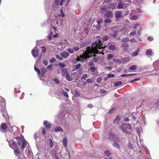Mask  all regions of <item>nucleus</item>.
<instances>
[{"instance_id":"20","label":"nucleus","mask_w":159,"mask_h":159,"mask_svg":"<svg viewBox=\"0 0 159 159\" xmlns=\"http://www.w3.org/2000/svg\"><path fill=\"white\" fill-rule=\"evenodd\" d=\"M62 143L64 146L66 148L67 145V139L66 137L63 139L62 141Z\"/></svg>"},{"instance_id":"18","label":"nucleus","mask_w":159,"mask_h":159,"mask_svg":"<svg viewBox=\"0 0 159 159\" xmlns=\"http://www.w3.org/2000/svg\"><path fill=\"white\" fill-rule=\"evenodd\" d=\"M48 121L45 120L43 122V124L48 129H50L51 128V124L50 123H48Z\"/></svg>"},{"instance_id":"8","label":"nucleus","mask_w":159,"mask_h":159,"mask_svg":"<svg viewBox=\"0 0 159 159\" xmlns=\"http://www.w3.org/2000/svg\"><path fill=\"white\" fill-rule=\"evenodd\" d=\"M32 54L34 58H36L38 56V48H34L31 51Z\"/></svg>"},{"instance_id":"53","label":"nucleus","mask_w":159,"mask_h":159,"mask_svg":"<svg viewBox=\"0 0 159 159\" xmlns=\"http://www.w3.org/2000/svg\"><path fill=\"white\" fill-rule=\"evenodd\" d=\"M140 79L139 78H135L132 80L130 82V83H132L136 81H139L140 80Z\"/></svg>"},{"instance_id":"24","label":"nucleus","mask_w":159,"mask_h":159,"mask_svg":"<svg viewBox=\"0 0 159 159\" xmlns=\"http://www.w3.org/2000/svg\"><path fill=\"white\" fill-rule=\"evenodd\" d=\"M123 7L124 5L121 2L119 3L117 6V8L118 9H120L122 8L125 9V8H124Z\"/></svg>"},{"instance_id":"34","label":"nucleus","mask_w":159,"mask_h":159,"mask_svg":"<svg viewBox=\"0 0 159 159\" xmlns=\"http://www.w3.org/2000/svg\"><path fill=\"white\" fill-rule=\"evenodd\" d=\"M113 146L118 149L120 148V146L119 144L116 142H115L113 143Z\"/></svg>"},{"instance_id":"59","label":"nucleus","mask_w":159,"mask_h":159,"mask_svg":"<svg viewBox=\"0 0 159 159\" xmlns=\"http://www.w3.org/2000/svg\"><path fill=\"white\" fill-rule=\"evenodd\" d=\"M88 77V75L86 74H84L83 75L82 77V79L85 80Z\"/></svg>"},{"instance_id":"17","label":"nucleus","mask_w":159,"mask_h":159,"mask_svg":"<svg viewBox=\"0 0 159 159\" xmlns=\"http://www.w3.org/2000/svg\"><path fill=\"white\" fill-rule=\"evenodd\" d=\"M104 16L108 18H112L111 12L110 11H107L104 14Z\"/></svg>"},{"instance_id":"23","label":"nucleus","mask_w":159,"mask_h":159,"mask_svg":"<svg viewBox=\"0 0 159 159\" xmlns=\"http://www.w3.org/2000/svg\"><path fill=\"white\" fill-rule=\"evenodd\" d=\"M0 128L4 130H5L7 128V125L6 123H2L0 125Z\"/></svg>"},{"instance_id":"60","label":"nucleus","mask_w":159,"mask_h":159,"mask_svg":"<svg viewBox=\"0 0 159 159\" xmlns=\"http://www.w3.org/2000/svg\"><path fill=\"white\" fill-rule=\"evenodd\" d=\"M54 81L56 83V84H59V80L57 79V78H55L54 79Z\"/></svg>"},{"instance_id":"51","label":"nucleus","mask_w":159,"mask_h":159,"mask_svg":"<svg viewBox=\"0 0 159 159\" xmlns=\"http://www.w3.org/2000/svg\"><path fill=\"white\" fill-rule=\"evenodd\" d=\"M105 153L108 157L111 154L110 151L107 150H106L105 151Z\"/></svg>"},{"instance_id":"30","label":"nucleus","mask_w":159,"mask_h":159,"mask_svg":"<svg viewBox=\"0 0 159 159\" xmlns=\"http://www.w3.org/2000/svg\"><path fill=\"white\" fill-rule=\"evenodd\" d=\"M0 102L2 104V106H5L6 103H5V100L4 98H0Z\"/></svg>"},{"instance_id":"40","label":"nucleus","mask_w":159,"mask_h":159,"mask_svg":"<svg viewBox=\"0 0 159 159\" xmlns=\"http://www.w3.org/2000/svg\"><path fill=\"white\" fill-rule=\"evenodd\" d=\"M122 84V82L120 81L116 82L115 83L114 85L115 86H117L121 85Z\"/></svg>"},{"instance_id":"50","label":"nucleus","mask_w":159,"mask_h":159,"mask_svg":"<svg viewBox=\"0 0 159 159\" xmlns=\"http://www.w3.org/2000/svg\"><path fill=\"white\" fill-rule=\"evenodd\" d=\"M102 80V77H99L97 79V80H96V81L97 83L99 84V83H100L101 81Z\"/></svg>"},{"instance_id":"26","label":"nucleus","mask_w":159,"mask_h":159,"mask_svg":"<svg viewBox=\"0 0 159 159\" xmlns=\"http://www.w3.org/2000/svg\"><path fill=\"white\" fill-rule=\"evenodd\" d=\"M153 53L152 52L151 49H149L146 51V54L148 56H151L152 55Z\"/></svg>"},{"instance_id":"45","label":"nucleus","mask_w":159,"mask_h":159,"mask_svg":"<svg viewBox=\"0 0 159 159\" xmlns=\"http://www.w3.org/2000/svg\"><path fill=\"white\" fill-rule=\"evenodd\" d=\"M136 68V66L135 65H132L130 67L129 70H134Z\"/></svg>"},{"instance_id":"35","label":"nucleus","mask_w":159,"mask_h":159,"mask_svg":"<svg viewBox=\"0 0 159 159\" xmlns=\"http://www.w3.org/2000/svg\"><path fill=\"white\" fill-rule=\"evenodd\" d=\"M41 71L42 72V74H41L42 76L44 77V74L46 72V69L44 68H42L41 69Z\"/></svg>"},{"instance_id":"11","label":"nucleus","mask_w":159,"mask_h":159,"mask_svg":"<svg viewBox=\"0 0 159 159\" xmlns=\"http://www.w3.org/2000/svg\"><path fill=\"white\" fill-rule=\"evenodd\" d=\"M121 11L119 10L116 11L115 13V17L116 19H119L121 17Z\"/></svg>"},{"instance_id":"22","label":"nucleus","mask_w":159,"mask_h":159,"mask_svg":"<svg viewBox=\"0 0 159 159\" xmlns=\"http://www.w3.org/2000/svg\"><path fill=\"white\" fill-rule=\"evenodd\" d=\"M122 46L124 48L125 50H127L129 48V45L127 43H123L122 44Z\"/></svg>"},{"instance_id":"55","label":"nucleus","mask_w":159,"mask_h":159,"mask_svg":"<svg viewBox=\"0 0 159 159\" xmlns=\"http://www.w3.org/2000/svg\"><path fill=\"white\" fill-rule=\"evenodd\" d=\"M56 60V59L55 58H52L50 60V62L51 63H52L55 62Z\"/></svg>"},{"instance_id":"14","label":"nucleus","mask_w":159,"mask_h":159,"mask_svg":"<svg viewBox=\"0 0 159 159\" xmlns=\"http://www.w3.org/2000/svg\"><path fill=\"white\" fill-rule=\"evenodd\" d=\"M63 19L61 18H59L56 21V24L58 26L62 25Z\"/></svg>"},{"instance_id":"37","label":"nucleus","mask_w":159,"mask_h":159,"mask_svg":"<svg viewBox=\"0 0 159 159\" xmlns=\"http://www.w3.org/2000/svg\"><path fill=\"white\" fill-rule=\"evenodd\" d=\"M104 22L106 23H111L112 22V20L110 19L106 18L104 20Z\"/></svg>"},{"instance_id":"64","label":"nucleus","mask_w":159,"mask_h":159,"mask_svg":"<svg viewBox=\"0 0 159 159\" xmlns=\"http://www.w3.org/2000/svg\"><path fill=\"white\" fill-rule=\"evenodd\" d=\"M137 16H134L132 17V20H136L137 19Z\"/></svg>"},{"instance_id":"12","label":"nucleus","mask_w":159,"mask_h":159,"mask_svg":"<svg viewBox=\"0 0 159 159\" xmlns=\"http://www.w3.org/2000/svg\"><path fill=\"white\" fill-rule=\"evenodd\" d=\"M103 19H100L97 20V22L98 23V24L96 26V28L98 29L101 27V25L100 24L102 22Z\"/></svg>"},{"instance_id":"21","label":"nucleus","mask_w":159,"mask_h":159,"mask_svg":"<svg viewBox=\"0 0 159 159\" xmlns=\"http://www.w3.org/2000/svg\"><path fill=\"white\" fill-rule=\"evenodd\" d=\"M139 50V48H138V49L135 51L133 52L131 54V56L132 57H135L137 56L138 54Z\"/></svg>"},{"instance_id":"48","label":"nucleus","mask_w":159,"mask_h":159,"mask_svg":"<svg viewBox=\"0 0 159 159\" xmlns=\"http://www.w3.org/2000/svg\"><path fill=\"white\" fill-rule=\"evenodd\" d=\"M42 52L43 53H45L46 52L47 49L46 47H43L41 48Z\"/></svg>"},{"instance_id":"43","label":"nucleus","mask_w":159,"mask_h":159,"mask_svg":"<svg viewBox=\"0 0 159 159\" xmlns=\"http://www.w3.org/2000/svg\"><path fill=\"white\" fill-rule=\"evenodd\" d=\"M75 92L76 97H78L80 96V93L79 92L76 90H75Z\"/></svg>"},{"instance_id":"62","label":"nucleus","mask_w":159,"mask_h":159,"mask_svg":"<svg viewBox=\"0 0 159 159\" xmlns=\"http://www.w3.org/2000/svg\"><path fill=\"white\" fill-rule=\"evenodd\" d=\"M159 62V60H157L156 61H155L153 63V66H154L157 65V62Z\"/></svg>"},{"instance_id":"7","label":"nucleus","mask_w":159,"mask_h":159,"mask_svg":"<svg viewBox=\"0 0 159 159\" xmlns=\"http://www.w3.org/2000/svg\"><path fill=\"white\" fill-rule=\"evenodd\" d=\"M9 146L13 149L18 148V147L17 146L16 143V142L14 140H12L9 142Z\"/></svg>"},{"instance_id":"42","label":"nucleus","mask_w":159,"mask_h":159,"mask_svg":"<svg viewBox=\"0 0 159 159\" xmlns=\"http://www.w3.org/2000/svg\"><path fill=\"white\" fill-rule=\"evenodd\" d=\"M67 50L71 54H73L74 52V49H72L71 48H69L67 49Z\"/></svg>"},{"instance_id":"39","label":"nucleus","mask_w":159,"mask_h":159,"mask_svg":"<svg viewBox=\"0 0 159 159\" xmlns=\"http://www.w3.org/2000/svg\"><path fill=\"white\" fill-rule=\"evenodd\" d=\"M113 55L111 54H107V58L109 60H111L113 57Z\"/></svg>"},{"instance_id":"58","label":"nucleus","mask_w":159,"mask_h":159,"mask_svg":"<svg viewBox=\"0 0 159 159\" xmlns=\"http://www.w3.org/2000/svg\"><path fill=\"white\" fill-rule=\"evenodd\" d=\"M86 81L88 83H91L93 81V79H88Z\"/></svg>"},{"instance_id":"44","label":"nucleus","mask_w":159,"mask_h":159,"mask_svg":"<svg viewBox=\"0 0 159 159\" xmlns=\"http://www.w3.org/2000/svg\"><path fill=\"white\" fill-rule=\"evenodd\" d=\"M52 32H51L50 33V34L48 35V38L50 40H52Z\"/></svg>"},{"instance_id":"19","label":"nucleus","mask_w":159,"mask_h":159,"mask_svg":"<svg viewBox=\"0 0 159 159\" xmlns=\"http://www.w3.org/2000/svg\"><path fill=\"white\" fill-rule=\"evenodd\" d=\"M65 0H55L54 3L60 6H62L63 2Z\"/></svg>"},{"instance_id":"27","label":"nucleus","mask_w":159,"mask_h":159,"mask_svg":"<svg viewBox=\"0 0 159 159\" xmlns=\"http://www.w3.org/2000/svg\"><path fill=\"white\" fill-rule=\"evenodd\" d=\"M127 31V29L126 28H124L121 29L120 30V32L122 34H125Z\"/></svg>"},{"instance_id":"1","label":"nucleus","mask_w":159,"mask_h":159,"mask_svg":"<svg viewBox=\"0 0 159 159\" xmlns=\"http://www.w3.org/2000/svg\"><path fill=\"white\" fill-rule=\"evenodd\" d=\"M100 44H98L97 41H95L92 44L91 47H88L85 50H83L84 52L83 55H80L81 58V61L83 62L87 61L88 58L92 57L93 53H97L98 52L97 48H101L99 46Z\"/></svg>"},{"instance_id":"47","label":"nucleus","mask_w":159,"mask_h":159,"mask_svg":"<svg viewBox=\"0 0 159 159\" xmlns=\"http://www.w3.org/2000/svg\"><path fill=\"white\" fill-rule=\"evenodd\" d=\"M120 120V117L119 116H117L116 118L114 120V122H116V121H118Z\"/></svg>"},{"instance_id":"29","label":"nucleus","mask_w":159,"mask_h":159,"mask_svg":"<svg viewBox=\"0 0 159 159\" xmlns=\"http://www.w3.org/2000/svg\"><path fill=\"white\" fill-rule=\"evenodd\" d=\"M59 5L54 3L52 6V9L54 10H56L58 7Z\"/></svg>"},{"instance_id":"28","label":"nucleus","mask_w":159,"mask_h":159,"mask_svg":"<svg viewBox=\"0 0 159 159\" xmlns=\"http://www.w3.org/2000/svg\"><path fill=\"white\" fill-rule=\"evenodd\" d=\"M48 140L49 143L50 147L51 148H52L54 145L53 142L52 140L50 138Z\"/></svg>"},{"instance_id":"25","label":"nucleus","mask_w":159,"mask_h":159,"mask_svg":"<svg viewBox=\"0 0 159 159\" xmlns=\"http://www.w3.org/2000/svg\"><path fill=\"white\" fill-rule=\"evenodd\" d=\"M54 131L56 132H63V130L61 127L57 126L54 129Z\"/></svg>"},{"instance_id":"36","label":"nucleus","mask_w":159,"mask_h":159,"mask_svg":"<svg viewBox=\"0 0 159 159\" xmlns=\"http://www.w3.org/2000/svg\"><path fill=\"white\" fill-rule=\"evenodd\" d=\"M66 79L69 81H71L72 80V78H71L68 74L65 76Z\"/></svg>"},{"instance_id":"54","label":"nucleus","mask_w":159,"mask_h":159,"mask_svg":"<svg viewBox=\"0 0 159 159\" xmlns=\"http://www.w3.org/2000/svg\"><path fill=\"white\" fill-rule=\"evenodd\" d=\"M34 137L36 140H37V139L38 138V134L37 132L35 133L34 134Z\"/></svg>"},{"instance_id":"16","label":"nucleus","mask_w":159,"mask_h":159,"mask_svg":"<svg viewBox=\"0 0 159 159\" xmlns=\"http://www.w3.org/2000/svg\"><path fill=\"white\" fill-rule=\"evenodd\" d=\"M2 116L6 119V120H7L8 117L7 111L5 110H2Z\"/></svg>"},{"instance_id":"2","label":"nucleus","mask_w":159,"mask_h":159,"mask_svg":"<svg viewBox=\"0 0 159 159\" xmlns=\"http://www.w3.org/2000/svg\"><path fill=\"white\" fill-rule=\"evenodd\" d=\"M16 139L17 140V143L19 146H20L22 143L21 148L23 151L24 149L25 146L26 145V142L24 138L21 139L20 137H16Z\"/></svg>"},{"instance_id":"49","label":"nucleus","mask_w":159,"mask_h":159,"mask_svg":"<svg viewBox=\"0 0 159 159\" xmlns=\"http://www.w3.org/2000/svg\"><path fill=\"white\" fill-rule=\"evenodd\" d=\"M109 39V37L108 36H106L102 38V40L103 41L107 40Z\"/></svg>"},{"instance_id":"46","label":"nucleus","mask_w":159,"mask_h":159,"mask_svg":"<svg viewBox=\"0 0 159 159\" xmlns=\"http://www.w3.org/2000/svg\"><path fill=\"white\" fill-rule=\"evenodd\" d=\"M59 66L61 67L64 68L66 66V64H65L64 63H59L58 64Z\"/></svg>"},{"instance_id":"52","label":"nucleus","mask_w":159,"mask_h":159,"mask_svg":"<svg viewBox=\"0 0 159 159\" xmlns=\"http://www.w3.org/2000/svg\"><path fill=\"white\" fill-rule=\"evenodd\" d=\"M81 66V65L80 64H77L75 66V69L76 70H78L79 69Z\"/></svg>"},{"instance_id":"10","label":"nucleus","mask_w":159,"mask_h":159,"mask_svg":"<svg viewBox=\"0 0 159 159\" xmlns=\"http://www.w3.org/2000/svg\"><path fill=\"white\" fill-rule=\"evenodd\" d=\"M62 89H59L58 90L57 92L55 94L57 96V98H59L62 97Z\"/></svg>"},{"instance_id":"38","label":"nucleus","mask_w":159,"mask_h":159,"mask_svg":"<svg viewBox=\"0 0 159 159\" xmlns=\"http://www.w3.org/2000/svg\"><path fill=\"white\" fill-rule=\"evenodd\" d=\"M14 152L15 154L16 155H17L18 154H19L20 153V151L18 148H17L14 149Z\"/></svg>"},{"instance_id":"31","label":"nucleus","mask_w":159,"mask_h":159,"mask_svg":"<svg viewBox=\"0 0 159 159\" xmlns=\"http://www.w3.org/2000/svg\"><path fill=\"white\" fill-rule=\"evenodd\" d=\"M115 137V135L113 134H110L109 136V139L111 140H112Z\"/></svg>"},{"instance_id":"41","label":"nucleus","mask_w":159,"mask_h":159,"mask_svg":"<svg viewBox=\"0 0 159 159\" xmlns=\"http://www.w3.org/2000/svg\"><path fill=\"white\" fill-rule=\"evenodd\" d=\"M34 69L37 72L38 75L39 76L41 74V71L39 69L36 68L35 67H34Z\"/></svg>"},{"instance_id":"13","label":"nucleus","mask_w":159,"mask_h":159,"mask_svg":"<svg viewBox=\"0 0 159 159\" xmlns=\"http://www.w3.org/2000/svg\"><path fill=\"white\" fill-rule=\"evenodd\" d=\"M107 47L109 50L113 51L115 49V45L111 44L110 43L107 44Z\"/></svg>"},{"instance_id":"6","label":"nucleus","mask_w":159,"mask_h":159,"mask_svg":"<svg viewBox=\"0 0 159 159\" xmlns=\"http://www.w3.org/2000/svg\"><path fill=\"white\" fill-rule=\"evenodd\" d=\"M70 89L66 88H65L64 89H62V96L63 95L66 98H68L69 97L68 93L67 92H70Z\"/></svg>"},{"instance_id":"33","label":"nucleus","mask_w":159,"mask_h":159,"mask_svg":"<svg viewBox=\"0 0 159 159\" xmlns=\"http://www.w3.org/2000/svg\"><path fill=\"white\" fill-rule=\"evenodd\" d=\"M121 41L124 42H128L129 41V39L128 37H125L122 39Z\"/></svg>"},{"instance_id":"63","label":"nucleus","mask_w":159,"mask_h":159,"mask_svg":"<svg viewBox=\"0 0 159 159\" xmlns=\"http://www.w3.org/2000/svg\"><path fill=\"white\" fill-rule=\"evenodd\" d=\"M114 75L112 74H109L108 75L107 77L109 78H112L114 76Z\"/></svg>"},{"instance_id":"57","label":"nucleus","mask_w":159,"mask_h":159,"mask_svg":"<svg viewBox=\"0 0 159 159\" xmlns=\"http://www.w3.org/2000/svg\"><path fill=\"white\" fill-rule=\"evenodd\" d=\"M90 69L92 72H94L95 70V68L94 67L92 66L90 67Z\"/></svg>"},{"instance_id":"61","label":"nucleus","mask_w":159,"mask_h":159,"mask_svg":"<svg viewBox=\"0 0 159 159\" xmlns=\"http://www.w3.org/2000/svg\"><path fill=\"white\" fill-rule=\"evenodd\" d=\"M100 92L102 93H104L107 92V91L104 89H101L100 91Z\"/></svg>"},{"instance_id":"5","label":"nucleus","mask_w":159,"mask_h":159,"mask_svg":"<svg viewBox=\"0 0 159 159\" xmlns=\"http://www.w3.org/2000/svg\"><path fill=\"white\" fill-rule=\"evenodd\" d=\"M65 113L63 111H61L59 113L58 115V117L59 119L60 122L57 123L58 125H61V124H64L65 121V119L64 118Z\"/></svg>"},{"instance_id":"9","label":"nucleus","mask_w":159,"mask_h":159,"mask_svg":"<svg viewBox=\"0 0 159 159\" xmlns=\"http://www.w3.org/2000/svg\"><path fill=\"white\" fill-rule=\"evenodd\" d=\"M61 73L63 76H65L68 74V70L67 68H65L61 69Z\"/></svg>"},{"instance_id":"32","label":"nucleus","mask_w":159,"mask_h":159,"mask_svg":"<svg viewBox=\"0 0 159 159\" xmlns=\"http://www.w3.org/2000/svg\"><path fill=\"white\" fill-rule=\"evenodd\" d=\"M87 45V43L86 42H83L80 45V48H83L85 46H86Z\"/></svg>"},{"instance_id":"4","label":"nucleus","mask_w":159,"mask_h":159,"mask_svg":"<svg viewBox=\"0 0 159 159\" xmlns=\"http://www.w3.org/2000/svg\"><path fill=\"white\" fill-rule=\"evenodd\" d=\"M98 44H101L100 45H99V46H100V47H101V48H97V50H98V53H97V54H98V53H100V52H99V51L98 50V49H103V47L102 46H101V45L102 46L103 45L102 44V43H103V42H102V41H101V40H99V42H98ZM96 53H93V58L92 60V61H93V62H95V63H96L98 62V60L99 59V57H98L96 55H95V54H96Z\"/></svg>"},{"instance_id":"3","label":"nucleus","mask_w":159,"mask_h":159,"mask_svg":"<svg viewBox=\"0 0 159 159\" xmlns=\"http://www.w3.org/2000/svg\"><path fill=\"white\" fill-rule=\"evenodd\" d=\"M121 128L124 132L126 134H129L130 133L128 132L127 130L128 129H131L132 128L131 125L128 123H124L121 126Z\"/></svg>"},{"instance_id":"15","label":"nucleus","mask_w":159,"mask_h":159,"mask_svg":"<svg viewBox=\"0 0 159 159\" xmlns=\"http://www.w3.org/2000/svg\"><path fill=\"white\" fill-rule=\"evenodd\" d=\"M61 56L62 57L66 58L69 56V54L67 52L64 51L61 53Z\"/></svg>"},{"instance_id":"56","label":"nucleus","mask_w":159,"mask_h":159,"mask_svg":"<svg viewBox=\"0 0 159 159\" xmlns=\"http://www.w3.org/2000/svg\"><path fill=\"white\" fill-rule=\"evenodd\" d=\"M56 57L57 58L58 60H61V61L62 60V59H63V58H62V57H61L60 56L58 55H56Z\"/></svg>"}]
</instances>
